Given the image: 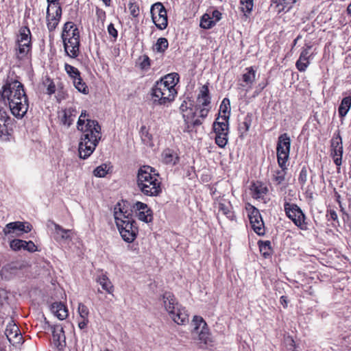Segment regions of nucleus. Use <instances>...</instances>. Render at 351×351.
I'll return each mask as SVG.
<instances>
[{"mask_svg":"<svg viewBox=\"0 0 351 351\" xmlns=\"http://www.w3.org/2000/svg\"><path fill=\"white\" fill-rule=\"evenodd\" d=\"M88 114L83 110L77 121V130L82 132L79 143V156L86 159L95 149L101 138V126L96 120L88 118Z\"/></svg>","mask_w":351,"mask_h":351,"instance_id":"1","label":"nucleus"},{"mask_svg":"<svg viewBox=\"0 0 351 351\" xmlns=\"http://www.w3.org/2000/svg\"><path fill=\"white\" fill-rule=\"evenodd\" d=\"M1 99L8 103L10 112L17 119H22L27 113L29 101L22 83L18 80L8 81L0 90Z\"/></svg>","mask_w":351,"mask_h":351,"instance_id":"2","label":"nucleus"},{"mask_svg":"<svg viewBox=\"0 0 351 351\" xmlns=\"http://www.w3.org/2000/svg\"><path fill=\"white\" fill-rule=\"evenodd\" d=\"M179 82V75L171 73L158 80L152 88V99L154 105H168L177 95L176 86Z\"/></svg>","mask_w":351,"mask_h":351,"instance_id":"3","label":"nucleus"},{"mask_svg":"<svg viewBox=\"0 0 351 351\" xmlns=\"http://www.w3.org/2000/svg\"><path fill=\"white\" fill-rule=\"evenodd\" d=\"M114 217L122 239L128 243L133 242L136 238L138 230L132 217V211L125 210L121 204L118 203L114 208Z\"/></svg>","mask_w":351,"mask_h":351,"instance_id":"4","label":"nucleus"},{"mask_svg":"<svg viewBox=\"0 0 351 351\" xmlns=\"http://www.w3.org/2000/svg\"><path fill=\"white\" fill-rule=\"evenodd\" d=\"M158 173L154 168L145 165L137 173V186L146 196H158L162 192L161 183L158 179Z\"/></svg>","mask_w":351,"mask_h":351,"instance_id":"5","label":"nucleus"},{"mask_svg":"<svg viewBox=\"0 0 351 351\" xmlns=\"http://www.w3.org/2000/svg\"><path fill=\"white\" fill-rule=\"evenodd\" d=\"M161 299L165 310L175 323L184 325L189 322L186 311L178 302L173 293L165 291Z\"/></svg>","mask_w":351,"mask_h":351,"instance_id":"6","label":"nucleus"},{"mask_svg":"<svg viewBox=\"0 0 351 351\" xmlns=\"http://www.w3.org/2000/svg\"><path fill=\"white\" fill-rule=\"evenodd\" d=\"M32 34L28 27L23 26L19 29L16 40V55L18 59L27 57L32 49Z\"/></svg>","mask_w":351,"mask_h":351,"instance_id":"7","label":"nucleus"},{"mask_svg":"<svg viewBox=\"0 0 351 351\" xmlns=\"http://www.w3.org/2000/svg\"><path fill=\"white\" fill-rule=\"evenodd\" d=\"M215 133V143L221 148L225 147L228 141L229 124L227 117L219 116L213 124Z\"/></svg>","mask_w":351,"mask_h":351,"instance_id":"8","label":"nucleus"},{"mask_svg":"<svg viewBox=\"0 0 351 351\" xmlns=\"http://www.w3.org/2000/svg\"><path fill=\"white\" fill-rule=\"evenodd\" d=\"M291 139L287 133L279 136L277 143V160L280 167H284L289 157Z\"/></svg>","mask_w":351,"mask_h":351,"instance_id":"9","label":"nucleus"},{"mask_svg":"<svg viewBox=\"0 0 351 351\" xmlns=\"http://www.w3.org/2000/svg\"><path fill=\"white\" fill-rule=\"evenodd\" d=\"M193 322L195 325L193 333L198 335L199 343L204 346L209 345L212 342V339L206 322L202 317L194 316Z\"/></svg>","mask_w":351,"mask_h":351,"instance_id":"10","label":"nucleus"},{"mask_svg":"<svg viewBox=\"0 0 351 351\" xmlns=\"http://www.w3.org/2000/svg\"><path fill=\"white\" fill-rule=\"evenodd\" d=\"M62 16V8L59 3H49L47 9V25L49 32L58 26Z\"/></svg>","mask_w":351,"mask_h":351,"instance_id":"11","label":"nucleus"},{"mask_svg":"<svg viewBox=\"0 0 351 351\" xmlns=\"http://www.w3.org/2000/svg\"><path fill=\"white\" fill-rule=\"evenodd\" d=\"M66 54L71 58H76L80 52V32L72 33L62 38Z\"/></svg>","mask_w":351,"mask_h":351,"instance_id":"12","label":"nucleus"},{"mask_svg":"<svg viewBox=\"0 0 351 351\" xmlns=\"http://www.w3.org/2000/svg\"><path fill=\"white\" fill-rule=\"evenodd\" d=\"M249 219L254 231L258 235L265 234V226L259 210L252 205H249Z\"/></svg>","mask_w":351,"mask_h":351,"instance_id":"13","label":"nucleus"},{"mask_svg":"<svg viewBox=\"0 0 351 351\" xmlns=\"http://www.w3.org/2000/svg\"><path fill=\"white\" fill-rule=\"evenodd\" d=\"M287 216L293 221L295 226L301 227L304 221V215L301 209L295 204L285 202L284 204Z\"/></svg>","mask_w":351,"mask_h":351,"instance_id":"14","label":"nucleus"},{"mask_svg":"<svg viewBox=\"0 0 351 351\" xmlns=\"http://www.w3.org/2000/svg\"><path fill=\"white\" fill-rule=\"evenodd\" d=\"M32 230V226L28 222L14 221L6 224L3 230L4 235L8 236L15 234L21 236L23 233H27Z\"/></svg>","mask_w":351,"mask_h":351,"instance_id":"15","label":"nucleus"},{"mask_svg":"<svg viewBox=\"0 0 351 351\" xmlns=\"http://www.w3.org/2000/svg\"><path fill=\"white\" fill-rule=\"evenodd\" d=\"M5 335L9 342L16 346L23 341V337L16 324L10 322L6 326Z\"/></svg>","mask_w":351,"mask_h":351,"instance_id":"16","label":"nucleus"},{"mask_svg":"<svg viewBox=\"0 0 351 351\" xmlns=\"http://www.w3.org/2000/svg\"><path fill=\"white\" fill-rule=\"evenodd\" d=\"M52 226L54 228L53 237L56 241L62 242L66 240H71L72 238L69 234L71 232V230L63 228L61 226L55 223L53 221H48L47 227L51 228Z\"/></svg>","mask_w":351,"mask_h":351,"instance_id":"17","label":"nucleus"},{"mask_svg":"<svg viewBox=\"0 0 351 351\" xmlns=\"http://www.w3.org/2000/svg\"><path fill=\"white\" fill-rule=\"evenodd\" d=\"M134 208L136 210V215L139 220L145 223H149L152 221V210L146 204L137 202L134 204Z\"/></svg>","mask_w":351,"mask_h":351,"instance_id":"18","label":"nucleus"},{"mask_svg":"<svg viewBox=\"0 0 351 351\" xmlns=\"http://www.w3.org/2000/svg\"><path fill=\"white\" fill-rule=\"evenodd\" d=\"M331 147H333V160L335 165L339 167L341 165L342 160V154H343V145H342V140L339 134H335L332 141H331Z\"/></svg>","mask_w":351,"mask_h":351,"instance_id":"19","label":"nucleus"},{"mask_svg":"<svg viewBox=\"0 0 351 351\" xmlns=\"http://www.w3.org/2000/svg\"><path fill=\"white\" fill-rule=\"evenodd\" d=\"M53 341L58 350L66 346V337L62 325H55L52 327Z\"/></svg>","mask_w":351,"mask_h":351,"instance_id":"20","label":"nucleus"},{"mask_svg":"<svg viewBox=\"0 0 351 351\" xmlns=\"http://www.w3.org/2000/svg\"><path fill=\"white\" fill-rule=\"evenodd\" d=\"M210 96L208 84L203 85L197 97L196 107H208L210 104Z\"/></svg>","mask_w":351,"mask_h":351,"instance_id":"21","label":"nucleus"},{"mask_svg":"<svg viewBox=\"0 0 351 351\" xmlns=\"http://www.w3.org/2000/svg\"><path fill=\"white\" fill-rule=\"evenodd\" d=\"M311 47L306 46L303 48L300 55L299 59L297 60L295 66L300 71H304L309 64V56L311 53Z\"/></svg>","mask_w":351,"mask_h":351,"instance_id":"22","label":"nucleus"},{"mask_svg":"<svg viewBox=\"0 0 351 351\" xmlns=\"http://www.w3.org/2000/svg\"><path fill=\"white\" fill-rule=\"evenodd\" d=\"M51 310L52 313L60 320L66 319L68 316L67 308L62 302H54L52 304Z\"/></svg>","mask_w":351,"mask_h":351,"instance_id":"23","label":"nucleus"},{"mask_svg":"<svg viewBox=\"0 0 351 351\" xmlns=\"http://www.w3.org/2000/svg\"><path fill=\"white\" fill-rule=\"evenodd\" d=\"M256 78V71L252 66L247 67L245 69V73L242 75L243 84H241L242 86H248L251 87L255 81Z\"/></svg>","mask_w":351,"mask_h":351,"instance_id":"24","label":"nucleus"},{"mask_svg":"<svg viewBox=\"0 0 351 351\" xmlns=\"http://www.w3.org/2000/svg\"><path fill=\"white\" fill-rule=\"evenodd\" d=\"M252 195L255 199L262 198L268 191L267 188L261 182L253 183L250 187Z\"/></svg>","mask_w":351,"mask_h":351,"instance_id":"25","label":"nucleus"},{"mask_svg":"<svg viewBox=\"0 0 351 351\" xmlns=\"http://www.w3.org/2000/svg\"><path fill=\"white\" fill-rule=\"evenodd\" d=\"M76 116V109L73 107L68 108L63 111V116L61 121L64 125L69 127L73 123Z\"/></svg>","mask_w":351,"mask_h":351,"instance_id":"26","label":"nucleus"},{"mask_svg":"<svg viewBox=\"0 0 351 351\" xmlns=\"http://www.w3.org/2000/svg\"><path fill=\"white\" fill-rule=\"evenodd\" d=\"M156 26L160 29H165L167 26V11L165 13H158V15L152 16Z\"/></svg>","mask_w":351,"mask_h":351,"instance_id":"27","label":"nucleus"},{"mask_svg":"<svg viewBox=\"0 0 351 351\" xmlns=\"http://www.w3.org/2000/svg\"><path fill=\"white\" fill-rule=\"evenodd\" d=\"M97 282L101 286L102 289L108 293L113 292V285L106 275L102 274L99 276L97 278Z\"/></svg>","mask_w":351,"mask_h":351,"instance_id":"28","label":"nucleus"},{"mask_svg":"<svg viewBox=\"0 0 351 351\" xmlns=\"http://www.w3.org/2000/svg\"><path fill=\"white\" fill-rule=\"evenodd\" d=\"M162 160L166 164L175 165L178 160L177 154L171 149H167L162 154Z\"/></svg>","mask_w":351,"mask_h":351,"instance_id":"29","label":"nucleus"},{"mask_svg":"<svg viewBox=\"0 0 351 351\" xmlns=\"http://www.w3.org/2000/svg\"><path fill=\"white\" fill-rule=\"evenodd\" d=\"M351 107V95L345 97L341 100L338 112L341 117H344Z\"/></svg>","mask_w":351,"mask_h":351,"instance_id":"30","label":"nucleus"},{"mask_svg":"<svg viewBox=\"0 0 351 351\" xmlns=\"http://www.w3.org/2000/svg\"><path fill=\"white\" fill-rule=\"evenodd\" d=\"M169 47V43L167 38H160L157 40L154 46V50L159 53H164Z\"/></svg>","mask_w":351,"mask_h":351,"instance_id":"31","label":"nucleus"},{"mask_svg":"<svg viewBox=\"0 0 351 351\" xmlns=\"http://www.w3.org/2000/svg\"><path fill=\"white\" fill-rule=\"evenodd\" d=\"M182 117L184 119V121L186 125V129L184 131L186 132H190V123L191 121L195 118V112H194L193 109L191 108L189 110V111H186L184 112H182Z\"/></svg>","mask_w":351,"mask_h":351,"instance_id":"32","label":"nucleus"},{"mask_svg":"<svg viewBox=\"0 0 351 351\" xmlns=\"http://www.w3.org/2000/svg\"><path fill=\"white\" fill-rule=\"evenodd\" d=\"M258 246L261 253L265 258L269 256L271 254V243L269 241H259Z\"/></svg>","mask_w":351,"mask_h":351,"instance_id":"33","label":"nucleus"},{"mask_svg":"<svg viewBox=\"0 0 351 351\" xmlns=\"http://www.w3.org/2000/svg\"><path fill=\"white\" fill-rule=\"evenodd\" d=\"M280 168V170H277L273 175V180L276 182V184H282L285 179L287 169L286 164L285 165L284 167Z\"/></svg>","mask_w":351,"mask_h":351,"instance_id":"34","label":"nucleus"},{"mask_svg":"<svg viewBox=\"0 0 351 351\" xmlns=\"http://www.w3.org/2000/svg\"><path fill=\"white\" fill-rule=\"evenodd\" d=\"M75 32H79V30L75 24L73 22H66L64 25L63 31L62 33V38L68 36L69 34H71L72 33Z\"/></svg>","mask_w":351,"mask_h":351,"instance_id":"35","label":"nucleus"},{"mask_svg":"<svg viewBox=\"0 0 351 351\" xmlns=\"http://www.w3.org/2000/svg\"><path fill=\"white\" fill-rule=\"evenodd\" d=\"M73 84L79 92L82 93L84 94L88 93V86H86V83L83 82L81 77L77 79H74Z\"/></svg>","mask_w":351,"mask_h":351,"instance_id":"36","label":"nucleus"},{"mask_svg":"<svg viewBox=\"0 0 351 351\" xmlns=\"http://www.w3.org/2000/svg\"><path fill=\"white\" fill-rule=\"evenodd\" d=\"M230 100L228 98H224L220 105V112L223 113L221 116L227 117V121L228 122L230 117Z\"/></svg>","mask_w":351,"mask_h":351,"instance_id":"37","label":"nucleus"},{"mask_svg":"<svg viewBox=\"0 0 351 351\" xmlns=\"http://www.w3.org/2000/svg\"><path fill=\"white\" fill-rule=\"evenodd\" d=\"M218 210H219V212H221L223 215L226 216L228 218H231L233 216L232 212L230 210V206L229 205V204L219 202Z\"/></svg>","mask_w":351,"mask_h":351,"instance_id":"38","label":"nucleus"},{"mask_svg":"<svg viewBox=\"0 0 351 351\" xmlns=\"http://www.w3.org/2000/svg\"><path fill=\"white\" fill-rule=\"evenodd\" d=\"M64 69L68 75L74 80L80 77V73L78 69L69 64H65Z\"/></svg>","mask_w":351,"mask_h":351,"instance_id":"39","label":"nucleus"},{"mask_svg":"<svg viewBox=\"0 0 351 351\" xmlns=\"http://www.w3.org/2000/svg\"><path fill=\"white\" fill-rule=\"evenodd\" d=\"M215 25V22L210 18L208 14L202 16L200 21V26L204 29H210Z\"/></svg>","mask_w":351,"mask_h":351,"instance_id":"40","label":"nucleus"},{"mask_svg":"<svg viewBox=\"0 0 351 351\" xmlns=\"http://www.w3.org/2000/svg\"><path fill=\"white\" fill-rule=\"evenodd\" d=\"M107 165L106 164H102L101 165L97 167L93 171V175L98 178H103L107 174L108 171L106 169Z\"/></svg>","mask_w":351,"mask_h":351,"instance_id":"41","label":"nucleus"},{"mask_svg":"<svg viewBox=\"0 0 351 351\" xmlns=\"http://www.w3.org/2000/svg\"><path fill=\"white\" fill-rule=\"evenodd\" d=\"M165 8L161 3H156L151 8L152 16L158 15V13H165Z\"/></svg>","mask_w":351,"mask_h":351,"instance_id":"42","label":"nucleus"},{"mask_svg":"<svg viewBox=\"0 0 351 351\" xmlns=\"http://www.w3.org/2000/svg\"><path fill=\"white\" fill-rule=\"evenodd\" d=\"M241 10L244 12L250 13L253 8V0H241Z\"/></svg>","mask_w":351,"mask_h":351,"instance_id":"43","label":"nucleus"},{"mask_svg":"<svg viewBox=\"0 0 351 351\" xmlns=\"http://www.w3.org/2000/svg\"><path fill=\"white\" fill-rule=\"evenodd\" d=\"M298 0H272L273 3L276 4L277 6L282 5L285 7H291Z\"/></svg>","mask_w":351,"mask_h":351,"instance_id":"44","label":"nucleus"},{"mask_svg":"<svg viewBox=\"0 0 351 351\" xmlns=\"http://www.w3.org/2000/svg\"><path fill=\"white\" fill-rule=\"evenodd\" d=\"M78 313L82 319H88L89 311L86 306L82 303L78 305Z\"/></svg>","mask_w":351,"mask_h":351,"instance_id":"45","label":"nucleus"},{"mask_svg":"<svg viewBox=\"0 0 351 351\" xmlns=\"http://www.w3.org/2000/svg\"><path fill=\"white\" fill-rule=\"evenodd\" d=\"M128 9L130 11V14L133 17H136L139 14V8L138 5L134 2H130L128 4Z\"/></svg>","mask_w":351,"mask_h":351,"instance_id":"46","label":"nucleus"},{"mask_svg":"<svg viewBox=\"0 0 351 351\" xmlns=\"http://www.w3.org/2000/svg\"><path fill=\"white\" fill-rule=\"evenodd\" d=\"M23 247H22V249L26 250L30 252H34L37 250V247L32 241H25L23 240Z\"/></svg>","mask_w":351,"mask_h":351,"instance_id":"47","label":"nucleus"},{"mask_svg":"<svg viewBox=\"0 0 351 351\" xmlns=\"http://www.w3.org/2000/svg\"><path fill=\"white\" fill-rule=\"evenodd\" d=\"M23 240L14 239L10 242V245L13 250L16 251L22 249L23 247Z\"/></svg>","mask_w":351,"mask_h":351,"instance_id":"48","label":"nucleus"},{"mask_svg":"<svg viewBox=\"0 0 351 351\" xmlns=\"http://www.w3.org/2000/svg\"><path fill=\"white\" fill-rule=\"evenodd\" d=\"M46 83H49L47 87V93L52 95L56 92V85L49 78H47Z\"/></svg>","mask_w":351,"mask_h":351,"instance_id":"49","label":"nucleus"},{"mask_svg":"<svg viewBox=\"0 0 351 351\" xmlns=\"http://www.w3.org/2000/svg\"><path fill=\"white\" fill-rule=\"evenodd\" d=\"M197 110H199V117L202 119H204L207 117L209 111H210V106H208V107H196Z\"/></svg>","mask_w":351,"mask_h":351,"instance_id":"50","label":"nucleus"},{"mask_svg":"<svg viewBox=\"0 0 351 351\" xmlns=\"http://www.w3.org/2000/svg\"><path fill=\"white\" fill-rule=\"evenodd\" d=\"M10 117L8 116L6 110L1 106H0V122L8 121Z\"/></svg>","mask_w":351,"mask_h":351,"instance_id":"51","label":"nucleus"},{"mask_svg":"<svg viewBox=\"0 0 351 351\" xmlns=\"http://www.w3.org/2000/svg\"><path fill=\"white\" fill-rule=\"evenodd\" d=\"M251 125V119L250 117L247 115L245 118L244 121L241 125V128L243 129L245 132L249 130V128Z\"/></svg>","mask_w":351,"mask_h":351,"instance_id":"52","label":"nucleus"},{"mask_svg":"<svg viewBox=\"0 0 351 351\" xmlns=\"http://www.w3.org/2000/svg\"><path fill=\"white\" fill-rule=\"evenodd\" d=\"M7 123L8 121L0 122V137L8 134Z\"/></svg>","mask_w":351,"mask_h":351,"instance_id":"53","label":"nucleus"},{"mask_svg":"<svg viewBox=\"0 0 351 351\" xmlns=\"http://www.w3.org/2000/svg\"><path fill=\"white\" fill-rule=\"evenodd\" d=\"M108 32L114 39H116L117 38L118 32H117V30L114 28V25L112 23H110L108 26Z\"/></svg>","mask_w":351,"mask_h":351,"instance_id":"54","label":"nucleus"},{"mask_svg":"<svg viewBox=\"0 0 351 351\" xmlns=\"http://www.w3.org/2000/svg\"><path fill=\"white\" fill-rule=\"evenodd\" d=\"M306 177H307V171L304 167L302 169V170L300 173V176H299V181L300 182L301 184L305 183V182L306 180Z\"/></svg>","mask_w":351,"mask_h":351,"instance_id":"55","label":"nucleus"},{"mask_svg":"<svg viewBox=\"0 0 351 351\" xmlns=\"http://www.w3.org/2000/svg\"><path fill=\"white\" fill-rule=\"evenodd\" d=\"M192 104L190 103L189 106H188V103L186 101H184L180 105V110L182 112L186 111H189L190 108H191Z\"/></svg>","mask_w":351,"mask_h":351,"instance_id":"56","label":"nucleus"},{"mask_svg":"<svg viewBox=\"0 0 351 351\" xmlns=\"http://www.w3.org/2000/svg\"><path fill=\"white\" fill-rule=\"evenodd\" d=\"M7 293L4 289H0V306H2L7 299Z\"/></svg>","mask_w":351,"mask_h":351,"instance_id":"57","label":"nucleus"},{"mask_svg":"<svg viewBox=\"0 0 351 351\" xmlns=\"http://www.w3.org/2000/svg\"><path fill=\"white\" fill-rule=\"evenodd\" d=\"M149 65H150L149 58L147 56H145L144 57L143 60L142 61V62L141 64V68L146 69V68L149 67Z\"/></svg>","mask_w":351,"mask_h":351,"instance_id":"58","label":"nucleus"},{"mask_svg":"<svg viewBox=\"0 0 351 351\" xmlns=\"http://www.w3.org/2000/svg\"><path fill=\"white\" fill-rule=\"evenodd\" d=\"M88 322V319H82V321L78 323V326L80 329H84L86 327Z\"/></svg>","mask_w":351,"mask_h":351,"instance_id":"59","label":"nucleus"},{"mask_svg":"<svg viewBox=\"0 0 351 351\" xmlns=\"http://www.w3.org/2000/svg\"><path fill=\"white\" fill-rule=\"evenodd\" d=\"M280 302L284 306V308L287 307L288 301H287L286 296H285V295L281 296L280 298Z\"/></svg>","mask_w":351,"mask_h":351,"instance_id":"60","label":"nucleus"},{"mask_svg":"<svg viewBox=\"0 0 351 351\" xmlns=\"http://www.w3.org/2000/svg\"><path fill=\"white\" fill-rule=\"evenodd\" d=\"M202 122L199 119H193L190 123V127L191 126H193V127H196V126H199L200 125H202Z\"/></svg>","mask_w":351,"mask_h":351,"instance_id":"61","label":"nucleus"},{"mask_svg":"<svg viewBox=\"0 0 351 351\" xmlns=\"http://www.w3.org/2000/svg\"><path fill=\"white\" fill-rule=\"evenodd\" d=\"M213 16L216 19L217 21H219L221 19V13L218 10L213 11Z\"/></svg>","mask_w":351,"mask_h":351,"instance_id":"62","label":"nucleus"},{"mask_svg":"<svg viewBox=\"0 0 351 351\" xmlns=\"http://www.w3.org/2000/svg\"><path fill=\"white\" fill-rule=\"evenodd\" d=\"M9 268H10V267H3V268L1 269V270L0 271V275H1V276H3V274H4L5 272H7V271H8Z\"/></svg>","mask_w":351,"mask_h":351,"instance_id":"63","label":"nucleus"},{"mask_svg":"<svg viewBox=\"0 0 351 351\" xmlns=\"http://www.w3.org/2000/svg\"><path fill=\"white\" fill-rule=\"evenodd\" d=\"M347 12L349 15L351 16V3L348 5L347 8Z\"/></svg>","mask_w":351,"mask_h":351,"instance_id":"64","label":"nucleus"}]
</instances>
